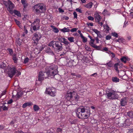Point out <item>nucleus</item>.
I'll use <instances>...</instances> for the list:
<instances>
[{
    "instance_id": "nucleus-30",
    "label": "nucleus",
    "mask_w": 133,
    "mask_h": 133,
    "mask_svg": "<svg viewBox=\"0 0 133 133\" xmlns=\"http://www.w3.org/2000/svg\"><path fill=\"white\" fill-rule=\"evenodd\" d=\"M14 13L15 15H16L19 17L21 16V14L19 11H18L16 10H14Z\"/></svg>"
},
{
    "instance_id": "nucleus-14",
    "label": "nucleus",
    "mask_w": 133,
    "mask_h": 133,
    "mask_svg": "<svg viewBox=\"0 0 133 133\" xmlns=\"http://www.w3.org/2000/svg\"><path fill=\"white\" fill-rule=\"evenodd\" d=\"M127 101L126 98L121 99L120 101V104L122 106H124L127 104Z\"/></svg>"
},
{
    "instance_id": "nucleus-6",
    "label": "nucleus",
    "mask_w": 133,
    "mask_h": 133,
    "mask_svg": "<svg viewBox=\"0 0 133 133\" xmlns=\"http://www.w3.org/2000/svg\"><path fill=\"white\" fill-rule=\"evenodd\" d=\"M108 98L110 99H117L118 98V95L116 91H112L109 93H107Z\"/></svg>"
},
{
    "instance_id": "nucleus-44",
    "label": "nucleus",
    "mask_w": 133,
    "mask_h": 133,
    "mask_svg": "<svg viewBox=\"0 0 133 133\" xmlns=\"http://www.w3.org/2000/svg\"><path fill=\"white\" fill-rule=\"evenodd\" d=\"M120 43L121 42L123 43H124L125 42V40L122 38H120Z\"/></svg>"
},
{
    "instance_id": "nucleus-26",
    "label": "nucleus",
    "mask_w": 133,
    "mask_h": 133,
    "mask_svg": "<svg viewBox=\"0 0 133 133\" xmlns=\"http://www.w3.org/2000/svg\"><path fill=\"white\" fill-rule=\"evenodd\" d=\"M125 125L127 126H129L131 123V122L129 119H127L125 122Z\"/></svg>"
},
{
    "instance_id": "nucleus-59",
    "label": "nucleus",
    "mask_w": 133,
    "mask_h": 133,
    "mask_svg": "<svg viewBox=\"0 0 133 133\" xmlns=\"http://www.w3.org/2000/svg\"><path fill=\"white\" fill-rule=\"evenodd\" d=\"M24 30L25 31L24 32L26 34H27L28 33V31L27 29H26V28L25 26H24Z\"/></svg>"
},
{
    "instance_id": "nucleus-24",
    "label": "nucleus",
    "mask_w": 133,
    "mask_h": 133,
    "mask_svg": "<svg viewBox=\"0 0 133 133\" xmlns=\"http://www.w3.org/2000/svg\"><path fill=\"white\" fill-rule=\"evenodd\" d=\"M34 25L32 27V28L33 30L35 31L38 29L39 28V25H37V24Z\"/></svg>"
},
{
    "instance_id": "nucleus-10",
    "label": "nucleus",
    "mask_w": 133,
    "mask_h": 133,
    "mask_svg": "<svg viewBox=\"0 0 133 133\" xmlns=\"http://www.w3.org/2000/svg\"><path fill=\"white\" fill-rule=\"evenodd\" d=\"M45 91L47 94L51 96H54L55 95V89L54 88H46Z\"/></svg>"
},
{
    "instance_id": "nucleus-18",
    "label": "nucleus",
    "mask_w": 133,
    "mask_h": 133,
    "mask_svg": "<svg viewBox=\"0 0 133 133\" xmlns=\"http://www.w3.org/2000/svg\"><path fill=\"white\" fill-rule=\"evenodd\" d=\"M32 103L29 102L27 103H24L22 105V107L23 108H25L26 107H27V106H30L32 105Z\"/></svg>"
},
{
    "instance_id": "nucleus-35",
    "label": "nucleus",
    "mask_w": 133,
    "mask_h": 133,
    "mask_svg": "<svg viewBox=\"0 0 133 133\" xmlns=\"http://www.w3.org/2000/svg\"><path fill=\"white\" fill-rule=\"evenodd\" d=\"M68 39L71 42H74V37H69L68 38Z\"/></svg>"
},
{
    "instance_id": "nucleus-3",
    "label": "nucleus",
    "mask_w": 133,
    "mask_h": 133,
    "mask_svg": "<svg viewBox=\"0 0 133 133\" xmlns=\"http://www.w3.org/2000/svg\"><path fill=\"white\" fill-rule=\"evenodd\" d=\"M46 70L48 71L50 73L51 75L55 76L58 73L57 71L58 67L57 66L52 65H50L49 66H47L46 68Z\"/></svg>"
},
{
    "instance_id": "nucleus-9",
    "label": "nucleus",
    "mask_w": 133,
    "mask_h": 133,
    "mask_svg": "<svg viewBox=\"0 0 133 133\" xmlns=\"http://www.w3.org/2000/svg\"><path fill=\"white\" fill-rule=\"evenodd\" d=\"M8 6L5 4V5L7 8V10L10 13L12 12V10L14 8V4L10 0H8L7 3Z\"/></svg>"
},
{
    "instance_id": "nucleus-25",
    "label": "nucleus",
    "mask_w": 133,
    "mask_h": 133,
    "mask_svg": "<svg viewBox=\"0 0 133 133\" xmlns=\"http://www.w3.org/2000/svg\"><path fill=\"white\" fill-rule=\"evenodd\" d=\"M112 81L115 82H119V79L117 77H113L112 78Z\"/></svg>"
},
{
    "instance_id": "nucleus-17",
    "label": "nucleus",
    "mask_w": 133,
    "mask_h": 133,
    "mask_svg": "<svg viewBox=\"0 0 133 133\" xmlns=\"http://www.w3.org/2000/svg\"><path fill=\"white\" fill-rule=\"evenodd\" d=\"M46 52L49 54H51L52 56L55 57V54L54 52L51 50V49L49 47H48L45 50Z\"/></svg>"
},
{
    "instance_id": "nucleus-22",
    "label": "nucleus",
    "mask_w": 133,
    "mask_h": 133,
    "mask_svg": "<svg viewBox=\"0 0 133 133\" xmlns=\"http://www.w3.org/2000/svg\"><path fill=\"white\" fill-rule=\"evenodd\" d=\"M127 115L131 118L133 117V111H129L127 113Z\"/></svg>"
},
{
    "instance_id": "nucleus-7",
    "label": "nucleus",
    "mask_w": 133,
    "mask_h": 133,
    "mask_svg": "<svg viewBox=\"0 0 133 133\" xmlns=\"http://www.w3.org/2000/svg\"><path fill=\"white\" fill-rule=\"evenodd\" d=\"M90 109L87 107H83V119H87L89 117L90 115Z\"/></svg>"
},
{
    "instance_id": "nucleus-63",
    "label": "nucleus",
    "mask_w": 133,
    "mask_h": 133,
    "mask_svg": "<svg viewBox=\"0 0 133 133\" xmlns=\"http://www.w3.org/2000/svg\"><path fill=\"white\" fill-rule=\"evenodd\" d=\"M6 91H3L1 94V96H2L3 95H4L5 94Z\"/></svg>"
},
{
    "instance_id": "nucleus-16",
    "label": "nucleus",
    "mask_w": 133,
    "mask_h": 133,
    "mask_svg": "<svg viewBox=\"0 0 133 133\" xmlns=\"http://www.w3.org/2000/svg\"><path fill=\"white\" fill-rule=\"evenodd\" d=\"M50 73L49 72L46 70V69L45 68V71L44 72V78H46L47 77L49 76H52L51 75Z\"/></svg>"
},
{
    "instance_id": "nucleus-23",
    "label": "nucleus",
    "mask_w": 133,
    "mask_h": 133,
    "mask_svg": "<svg viewBox=\"0 0 133 133\" xmlns=\"http://www.w3.org/2000/svg\"><path fill=\"white\" fill-rule=\"evenodd\" d=\"M104 65H107L108 66L110 67H112L113 65V64L111 61H110L109 62L104 64Z\"/></svg>"
},
{
    "instance_id": "nucleus-61",
    "label": "nucleus",
    "mask_w": 133,
    "mask_h": 133,
    "mask_svg": "<svg viewBox=\"0 0 133 133\" xmlns=\"http://www.w3.org/2000/svg\"><path fill=\"white\" fill-rule=\"evenodd\" d=\"M66 53V52L64 51L63 52H62V53L60 55V56H64V55H65Z\"/></svg>"
},
{
    "instance_id": "nucleus-29",
    "label": "nucleus",
    "mask_w": 133,
    "mask_h": 133,
    "mask_svg": "<svg viewBox=\"0 0 133 133\" xmlns=\"http://www.w3.org/2000/svg\"><path fill=\"white\" fill-rule=\"evenodd\" d=\"M40 22V20L39 18H37L35 19L34 22L33 23V24H36L39 25V23Z\"/></svg>"
},
{
    "instance_id": "nucleus-37",
    "label": "nucleus",
    "mask_w": 133,
    "mask_h": 133,
    "mask_svg": "<svg viewBox=\"0 0 133 133\" xmlns=\"http://www.w3.org/2000/svg\"><path fill=\"white\" fill-rule=\"evenodd\" d=\"M85 50L88 51H90L91 50V49L89 47H88L87 45H85Z\"/></svg>"
},
{
    "instance_id": "nucleus-21",
    "label": "nucleus",
    "mask_w": 133,
    "mask_h": 133,
    "mask_svg": "<svg viewBox=\"0 0 133 133\" xmlns=\"http://www.w3.org/2000/svg\"><path fill=\"white\" fill-rule=\"evenodd\" d=\"M61 31L63 32H68L70 31V30L68 28H66L65 27L64 28L61 29Z\"/></svg>"
},
{
    "instance_id": "nucleus-1",
    "label": "nucleus",
    "mask_w": 133,
    "mask_h": 133,
    "mask_svg": "<svg viewBox=\"0 0 133 133\" xmlns=\"http://www.w3.org/2000/svg\"><path fill=\"white\" fill-rule=\"evenodd\" d=\"M67 99L71 102L72 104L75 105L79 98V96L75 91L73 92L68 91L66 95Z\"/></svg>"
},
{
    "instance_id": "nucleus-51",
    "label": "nucleus",
    "mask_w": 133,
    "mask_h": 133,
    "mask_svg": "<svg viewBox=\"0 0 133 133\" xmlns=\"http://www.w3.org/2000/svg\"><path fill=\"white\" fill-rule=\"evenodd\" d=\"M73 15L74 16V18H77V14L76 12H74L73 13Z\"/></svg>"
},
{
    "instance_id": "nucleus-49",
    "label": "nucleus",
    "mask_w": 133,
    "mask_h": 133,
    "mask_svg": "<svg viewBox=\"0 0 133 133\" xmlns=\"http://www.w3.org/2000/svg\"><path fill=\"white\" fill-rule=\"evenodd\" d=\"M87 24L88 26H93V24L92 23H87Z\"/></svg>"
},
{
    "instance_id": "nucleus-47",
    "label": "nucleus",
    "mask_w": 133,
    "mask_h": 133,
    "mask_svg": "<svg viewBox=\"0 0 133 133\" xmlns=\"http://www.w3.org/2000/svg\"><path fill=\"white\" fill-rule=\"evenodd\" d=\"M111 38V37L109 35L107 36L106 37V39L107 40H110Z\"/></svg>"
},
{
    "instance_id": "nucleus-13",
    "label": "nucleus",
    "mask_w": 133,
    "mask_h": 133,
    "mask_svg": "<svg viewBox=\"0 0 133 133\" xmlns=\"http://www.w3.org/2000/svg\"><path fill=\"white\" fill-rule=\"evenodd\" d=\"M94 17L96 22H97L98 23H99V21L102 19V17L97 12H95L94 15Z\"/></svg>"
},
{
    "instance_id": "nucleus-41",
    "label": "nucleus",
    "mask_w": 133,
    "mask_h": 133,
    "mask_svg": "<svg viewBox=\"0 0 133 133\" xmlns=\"http://www.w3.org/2000/svg\"><path fill=\"white\" fill-rule=\"evenodd\" d=\"M7 50L8 51L10 54V55H12L13 54V51L12 49H8Z\"/></svg>"
},
{
    "instance_id": "nucleus-32",
    "label": "nucleus",
    "mask_w": 133,
    "mask_h": 133,
    "mask_svg": "<svg viewBox=\"0 0 133 133\" xmlns=\"http://www.w3.org/2000/svg\"><path fill=\"white\" fill-rule=\"evenodd\" d=\"M81 38L82 39V41L84 43H85L87 42V38H86L85 37H84L83 35L81 37Z\"/></svg>"
},
{
    "instance_id": "nucleus-64",
    "label": "nucleus",
    "mask_w": 133,
    "mask_h": 133,
    "mask_svg": "<svg viewBox=\"0 0 133 133\" xmlns=\"http://www.w3.org/2000/svg\"><path fill=\"white\" fill-rule=\"evenodd\" d=\"M98 34H97V36L99 38H101L102 37V36L100 34V32H99Z\"/></svg>"
},
{
    "instance_id": "nucleus-58",
    "label": "nucleus",
    "mask_w": 133,
    "mask_h": 133,
    "mask_svg": "<svg viewBox=\"0 0 133 133\" xmlns=\"http://www.w3.org/2000/svg\"><path fill=\"white\" fill-rule=\"evenodd\" d=\"M12 59H13V60L14 61V62L15 63H17V61L18 59H17L16 58H13Z\"/></svg>"
},
{
    "instance_id": "nucleus-36",
    "label": "nucleus",
    "mask_w": 133,
    "mask_h": 133,
    "mask_svg": "<svg viewBox=\"0 0 133 133\" xmlns=\"http://www.w3.org/2000/svg\"><path fill=\"white\" fill-rule=\"evenodd\" d=\"M121 60L122 62H124V63H125L126 62L127 59L125 57H124L122 58H121Z\"/></svg>"
},
{
    "instance_id": "nucleus-39",
    "label": "nucleus",
    "mask_w": 133,
    "mask_h": 133,
    "mask_svg": "<svg viewBox=\"0 0 133 133\" xmlns=\"http://www.w3.org/2000/svg\"><path fill=\"white\" fill-rule=\"evenodd\" d=\"M42 81V80H40V81L38 79H38L36 80V84L37 85H38L40 84L41 83Z\"/></svg>"
},
{
    "instance_id": "nucleus-46",
    "label": "nucleus",
    "mask_w": 133,
    "mask_h": 133,
    "mask_svg": "<svg viewBox=\"0 0 133 133\" xmlns=\"http://www.w3.org/2000/svg\"><path fill=\"white\" fill-rule=\"evenodd\" d=\"M92 31L96 33L97 35L98 34L100 31H98L97 29H93L92 30Z\"/></svg>"
},
{
    "instance_id": "nucleus-42",
    "label": "nucleus",
    "mask_w": 133,
    "mask_h": 133,
    "mask_svg": "<svg viewBox=\"0 0 133 133\" xmlns=\"http://www.w3.org/2000/svg\"><path fill=\"white\" fill-rule=\"evenodd\" d=\"M29 59L27 57L24 59L23 63L24 64H26L28 62Z\"/></svg>"
},
{
    "instance_id": "nucleus-57",
    "label": "nucleus",
    "mask_w": 133,
    "mask_h": 133,
    "mask_svg": "<svg viewBox=\"0 0 133 133\" xmlns=\"http://www.w3.org/2000/svg\"><path fill=\"white\" fill-rule=\"evenodd\" d=\"M13 102V101L12 99H10L8 102L7 104H10L12 103Z\"/></svg>"
},
{
    "instance_id": "nucleus-62",
    "label": "nucleus",
    "mask_w": 133,
    "mask_h": 133,
    "mask_svg": "<svg viewBox=\"0 0 133 133\" xmlns=\"http://www.w3.org/2000/svg\"><path fill=\"white\" fill-rule=\"evenodd\" d=\"M21 3L22 4L26 3V0H21Z\"/></svg>"
},
{
    "instance_id": "nucleus-55",
    "label": "nucleus",
    "mask_w": 133,
    "mask_h": 133,
    "mask_svg": "<svg viewBox=\"0 0 133 133\" xmlns=\"http://www.w3.org/2000/svg\"><path fill=\"white\" fill-rule=\"evenodd\" d=\"M23 5L24 8H25L27 7L28 5V4L26 3L23 4Z\"/></svg>"
},
{
    "instance_id": "nucleus-48",
    "label": "nucleus",
    "mask_w": 133,
    "mask_h": 133,
    "mask_svg": "<svg viewBox=\"0 0 133 133\" xmlns=\"http://www.w3.org/2000/svg\"><path fill=\"white\" fill-rule=\"evenodd\" d=\"M77 30V29L76 28H73L70 31L71 32H73L76 31Z\"/></svg>"
},
{
    "instance_id": "nucleus-52",
    "label": "nucleus",
    "mask_w": 133,
    "mask_h": 133,
    "mask_svg": "<svg viewBox=\"0 0 133 133\" xmlns=\"http://www.w3.org/2000/svg\"><path fill=\"white\" fill-rule=\"evenodd\" d=\"M62 130L60 128H57V131L58 132H61L62 131Z\"/></svg>"
},
{
    "instance_id": "nucleus-38",
    "label": "nucleus",
    "mask_w": 133,
    "mask_h": 133,
    "mask_svg": "<svg viewBox=\"0 0 133 133\" xmlns=\"http://www.w3.org/2000/svg\"><path fill=\"white\" fill-rule=\"evenodd\" d=\"M22 95V94L21 92H18L17 93V95H16V98H19Z\"/></svg>"
},
{
    "instance_id": "nucleus-20",
    "label": "nucleus",
    "mask_w": 133,
    "mask_h": 133,
    "mask_svg": "<svg viewBox=\"0 0 133 133\" xmlns=\"http://www.w3.org/2000/svg\"><path fill=\"white\" fill-rule=\"evenodd\" d=\"M51 27L53 31L57 33L59 31L58 29L53 25H51Z\"/></svg>"
},
{
    "instance_id": "nucleus-43",
    "label": "nucleus",
    "mask_w": 133,
    "mask_h": 133,
    "mask_svg": "<svg viewBox=\"0 0 133 133\" xmlns=\"http://www.w3.org/2000/svg\"><path fill=\"white\" fill-rule=\"evenodd\" d=\"M15 71H16L15 72V74H16V76H18L21 75V73L19 71H18L16 69Z\"/></svg>"
},
{
    "instance_id": "nucleus-34",
    "label": "nucleus",
    "mask_w": 133,
    "mask_h": 133,
    "mask_svg": "<svg viewBox=\"0 0 133 133\" xmlns=\"http://www.w3.org/2000/svg\"><path fill=\"white\" fill-rule=\"evenodd\" d=\"M94 41L95 40L94 39L92 38L91 39V42L89 43V44L91 46L95 44L94 43Z\"/></svg>"
},
{
    "instance_id": "nucleus-27",
    "label": "nucleus",
    "mask_w": 133,
    "mask_h": 133,
    "mask_svg": "<svg viewBox=\"0 0 133 133\" xmlns=\"http://www.w3.org/2000/svg\"><path fill=\"white\" fill-rule=\"evenodd\" d=\"M91 46L98 50H100L101 48V46H97L95 44H94L93 45H92Z\"/></svg>"
},
{
    "instance_id": "nucleus-2",
    "label": "nucleus",
    "mask_w": 133,
    "mask_h": 133,
    "mask_svg": "<svg viewBox=\"0 0 133 133\" xmlns=\"http://www.w3.org/2000/svg\"><path fill=\"white\" fill-rule=\"evenodd\" d=\"M48 46H52L54 48L55 51L57 52L61 51L63 48L62 44L58 41H51L49 43Z\"/></svg>"
},
{
    "instance_id": "nucleus-8",
    "label": "nucleus",
    "mask_w": 133,
    "mask_h": 133,
    "mask_svg": "<svg viewBox=\"0 0 133 133\" xmlns=\"http://www.w3.org/2000/svg\"><path fill=\"white\" fill-rule=\"evenodd\" d=\"M83 107L78 108L76 110V116L79 118L83 119Z\"/></svg>"
},
{
    "instance_id": "nucleus-5",
    "label": "nucleus",
    "mask_w": 133,
    "mask_h": 133,
    "mask_svg": "<svg viewBox=\"0 0 133 133\" xmlns=\"http://www.w3.org/2000/svg\"><path fill=\"white\" fill-rule=\"evenodd\" d=\"M41 37L42 35L39 32H36L34 34L32 38V43L34 45L36 46L38 44Z\"/></svg>"
},
{
    "instance_id": "nucleus-11",
    "label": "nucleus",
    "mask_w": 133,
    "mask_h": 133,
    "mask_svg": "<svg viewBox=\"0 0 133 133\" xmlns=\"http://www.w3.org/2000/svg\"><path fill=\"white\" fill-rule=\"evenodd\" d=\"M16 68L15 67H13L10 68L9 69L8 73L9 76L11 78L15 74Z\"/></svg>"
},
{
    "instance_id": "nucleus-50",
    "label": "nucleus",
    "mask_w": 133,
    "mask_h": 133,
    "mask_svg": "<svg viewBox=\"0 0 133 133\" xmlns=\"http://www.w3.org/2000/svg\"><path fill=\"white\" fill-rule=\"evenodd\" d=\"M110 54L111 55V57H112V58H114L115 57V55L113 53L111 52H110Z\"/></svg>"
},
{
    "instance_id": "nucleus-60",
    "label": "nucleus",
    "mask_w": 133,
    "mask_h": 133,
    "mask_svg": "<svg viewBox=\"0 0 133 133\" xmlns=\"http://www.w3.org/2000/svg\"><path fill=\"white\" fill-rule=\"evenodd\" d=\"M3 109L4 111H6V110H8V108L7 107L5 106H4L3 107Z\"/></svg>"
},
{
    "instance_id": "nucleus-53",
    "label": "nucleus",
    "mask_w": 133,
    "mask_h": 133,
    "mask_svg": "<svg viewBox=\"0 0 133 133\" xmlns=\"http://www.w3.org/2000/svg\"><path fill=\"white\" fill-rule=\"evenodd\" d=\"M58 10L59 12H64V10L60 8H59L58 9Z\"/></svg>"
},
{
    "instance_id": "nucleus-4",
    "label": "nucleus",
    "mask_w": 133,
    "mask_h": 133,
    "mask_svg": "<svg viewBox=\"0 0 133 133\" xmlns=\"http://www.w3.org/2000/svg\"><path fill=\"white\" fill-rule=\"evenodd\" d=\"M34 8L37 13L44 12L46 10L45 5L43 4L39 3L34 6Z\"/></svg>"
},
{
    "instance_id": "nucleus-40",
    "label": "nucleus",
    "mask_w": 133,
    "mask_h": 133,
    "mask_svg": "<svg viewBox=\"0 0 133 133\" xmlns=\"http://www.w3.org/2000/svg\"><path fill=\"white\" fill-rule=\"evenodd\" d=\"M111 34L113 36L116 37H117L118 36V34L115 32H112Z\"/></svg>"
},
{
    "instance_id": "nucleus-31",
    "label": "nucleus",
    "mask_w": 133,
    "mask_h": 133,
    "mask_svg": "<svg viewBox=\"0 0 133 133\" xmlns=\"http://www.w3.org/2000/svg\"><path fill=\"white\" fill-rule=\"evenodd\" d=\"M33 109L35 111H37L39 109V108L38 105H35L34 106Z\"/></svg>"
},
{
    "instance_id": "nucleus-33",
    "label": "nucleus",
    "mask_w": 133,
    "mask_h": 133,
    "mask_svg": "<svg viewBox=\"0 0 133 133\" xmlns=\"http://www.w3.org/2000/svg\"><path fill=\"white\" fill-rule=\"evenodd\" d=\"M63 40V42H62L64 44L66 45H68L69 43L67 40V39L65 38H62Z\"/></svg>"
},
{
    "instance_id": "nucleus-15",
    "label": "nucleus",
    "mask_w": 133,
    "mask_h": 133,
    "mask_svg": "<svg viewBox=\"0 0 133 133\" xmlns=\"http://www.w3.org/2000/svg\"><path fill=\"white\" fill-rule=\"evenodd\" d=\"M44 72L41 71L39 72L38 75V79L39 80H43L44 78Z\"/></svg>"
},
{
    "instance_id": "nucleus-28",
    "label": "nucleus",
    "mask_w": 133,
    "mask_h": 133,
    "mask_svg": "<svg viewBox=\"0 0 133 133\" xmlns=\"http://www.w3.org/2000/svg\"><path fill=\"white\" fill-rule=\"evenodd\" d=\"M22 42V40L20 39L19 38H18L16 39V43L19 46L21 44Z\"/></svg>"
},
{
    "instance_id": "nucleus-45",
    "label": "nucleus",
    "mask_w": 133,
    "mask_h": 133,
    "mask_svg": "<svg viewBox=\"0 0 133 133\" xmlns=\"http://www.w3.org/2000/svg\"><path fill=\"white\" fill-rule=\"evenodd\" d=\"M87 18H88V19L89 20H91V21H93L94 19V18L93 17H92V16H88V17Z\"/></svg>"
},
{
    "instance_id": "nucleus-12",
    "label": "nucleus",
    "mask_w": 133,
    "mask_h": 133,
    "mask_svg": "<svg viewBox=\"0 0 133 133\" xmlns=\"http://www.w3.org/2000/svg\"><path fill=\"white\" fill-rule=\"evenodd\" d=\"M119 65V63H116L114 65V67L115 70L117 71H118V73L119 76L120 77H122L123 76H124V71H121L119 72V71L118 70L117 66H118Z\"/></svg>"
},
{
    "instance_id": "nucleus-19",
    "label": "nucleus",
    "mask_w": 133,
    "mask_h": 133,
    "mask_svg": "<svg viewBox=\"0 0 133 133\" xmlns=\"http://www.w3.org/2000/svg\"><path fill=\"white\" fill-rule=\"evenodd\" d=\"M92 5V3L90 2L85 5L84 6L88 8H91Z\"/></svg>"
},
{
    "instance_id": "nucleus-54",
    "label": "nucleus",
    "mask_w": 133,
    "mask_h": 133,
    "mask_svg": "<svg viewBox=\"0 0 133 133\" xmlns=\"http://www.w3.org/2000/svg\"><path fill=\"white\" fill-rule=\"evenodd\" d=\"M105 27H106V30L108 31H109L110 29L109 27L107 25H106Z\"/></svg>"
},
{
    "instance_id": "nucleus-56",
    "label": "nucleus",
    "mask_w": 133,
    "mask_h": 133,
    "mask_svg": "<svg viewBox=\"0 0 133 133\" xmlns=\"http://www.w3.org/2000/svg\"><path fill=\"white\" fill-rule=\"evenodd\" d=\"M76 11L80 13H82V10L79 8H77L76 9Z\"/></svg>"
}]
</instances>
